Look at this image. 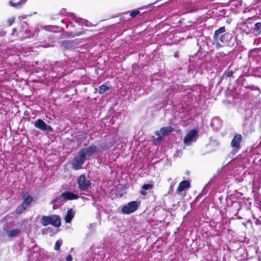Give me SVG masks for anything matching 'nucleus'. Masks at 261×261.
I'll return each mask as SVG.
<instances>
[{
    "mask_svg": "<svg viewBox=\"0 0 261 261\" xmlns=\"http://www.w3.org/2000/svg\"><path fill=\"white\" fill-rule=\"evenodd\" d=\"M40 222L44 226L50 224L55 227H59L61 224L60 216L56 215L43 216L41 218Z\"/></svg>",
    "mask_w": 261,
    "mask_h": 261,
    "instance_id": "obj_1",
    "label": "nucleus"
},
{
    "mask_svg": "<svg viewBox=\"0 0 261 261\" xmlns=\"http://www.w3.org/2000/svg\"><path fill=\"white\" fill-rule=\"evenodd\" d=\"M86 158L80 151L74 157L72 162V168L75 170L80 169L82 168Z\"/></svg>",
    "mask_w": 261,
    "mask_h": 261,
    "instance_id": "obj_2",
    "label": "nucleus"
},
{
    "mask_svg": "<svg viewBox=\"0 0 261 261\" xmlns=\"http://www.w3.org/2000/svg\"><path fill=\"white\" fill-rule=\"evenodd\" d=\"M79 188L81 191H86L90 188L91 182L84 174L81 175L77 179Z\"/></svg>",
    "mask_w": 261,
    "mask_h": 261,
    "instance_id": "obj_3",
    "label": "nucleus"
},
{
    "mask_svg": "<svg viewBox=\"0 0 261 261\" xmlns=\"http://www.w3.org/2000/svg\"><path fill=\"white\" fill-rule=\"evenodd\" d=\"M197 136V131L195 129L191 130L186 134L184 139V143L186 146L190 145L193 142H195Z\"/></svg>",
    "mask_w": 261,
    "mask_h": 261,
    "instance_id": "obj_4",
    "label": "nucleus"
},
{
    "mask_svg": "<svg viewBox=\"0 0 261 261\" xmlns=\"http://www.w3.org/2000/svg\"><path fill=\"white\" fill-rule=\"evenodd\" d=\"M137 202L135 201H131L122 206L121 212L123 214H129L134 212L137 209Z\"/></svg>",
    "mask_w": 261,
    "mask_h": 261,
    "instance_id": "obj_5",
    "label": "nucleus"
},
{
    "mask_svg": "<svg viewBox=\"0 0 261 261\" xmlns=\"http://www.w3.org/2000/svg\"><path fill=\"white\" fill-rule=\"evenodd\" d=\"M35 127L39 128L43 131H47L48 132H53V129L50 126L47 125L43 120L39 119L36 120L34 122Z\"/></svg>",
    "mask_w": 261,
    "mask_h": 261,
    "instance_id": "obj_6",
    "label": "nucleus"
},
{
    "mask_svg": "<svg viewBox=\"0 0 261 261\" xmlns=\"http://www.w3.org/2000/svg\"><path fill=\"white\" fill-rule=\"evenodd\" d=\"M97 150V147L94 145H91L88 146V147H85L81 149L80 151L86 158L87 156H91L93 153L96 152Z\"/></svg>",
    "mask_w": 261,
    "mask_h": 261,
    "instance_id": "obj_7",
    "label": "nucleus"
},
{
    "mask_svg": "<svg viewBox=\"0 0 261 261\" xmlns=\"http://www.w3.org/2000/svg\"><path fill=\"white\" fill-rule=\"evenodd\" d=\"M242 140V136L240 134H236L231 140L230 145L237 151L240 148V143Z\"/></svg>",
    "mask_w": 261,
    "mask_h": 261,
    "instance_id": "obj_8",
    "label": "nucleus"
},
{
    "mask_svg": "<svg viewBox=\"0 0 261 261\" xmlns=\"http://www.w3.org/2000/svg\"><path fill=\"white\" fill-rule=\"evenodd\" d=\"M173 128L171 126H167L166 127H163L160 129V130L156 131L155 133V135L159 137L163 136H167L170 133L173 131Z\"/></svg>",
    "mask_w": 261,
    "mask_h": 261,
    "instance_id": "obj_9",
    "label": "nucleus"
},
{
    "mask_svg": "<svg viewBox=\"0 0 261 261\" xmlns=\"http://www.w3.org/2000/svg\"><path fill=\"white\" fill-rule=\"evenodd\" d=\"M232 38V34L230 33L227 32L221 35L219 38V40L221 43L228 45L230 43Z\"/></svg>",
    "mask_w": 261,
    "mask_h": 261,
    "instance_id": "obj_10",
    "label": "nucleus"
},
{
    "mask_svg": "<svg viewBox=\"0 0 261 261\" xmlns=\"http://www.w3.org/2000/svg\"><path fill=\"white\" fill-rule=\"evenodd\" d=\"M65 199L62 196V194L59 196L57 197L55 199L51 201V204L53 205L54 209L57 207L62 206L64 202L65 201Z\"/></svg>",
    "mask_w": 261,
    "mask_h": 261,
    "instance_id": "obj_11",
    "label": "nucleus"
},
{
    "mask_svg": "<svg viewBox=\"0 0 261 261\" xmlns=\"http://www.w3.org/2000/svg\"><path fill=\"white\" fill-rule=\"evenodd\" d=\"M190 187V183L188 180H183L179 183L177 189L176 193H180L181 192L188 189Z\"/></svg>",
    "mask_w": 261,
    "mask_h": 261,
    "instance_id": "obj_12",
    "label": "nucleus"
},
{
    "mask_svg": "<svg viewBox=\"0 0 261 261\" xmlns=\"http://www.w3.org/2000/svg\"><path fill=\"white\" fill-rule=\"evenodd\" d=\"M62 196L64 198L65 200H71L77 199L79 196L70 191H66L62 193Z\"/></svg>",
    "mask_w": 261,
    "mask_h": 261,
    "instance_id": "obj_13",
    "label": "nucleus"
},
{
    "mask_svg": "<svg viewBox=\"0 0 261 261\" xmlns=\"http://www.w3.org/2000/svg\"><path fill=\"white\" fill-rule=\"evenodd\" d=\"M23 202L21 204L26 208L31 206L32 202L33 201V198L30 196L28 194H24L23 195Z\"/></svg>",
    "mask_w": 261,
    "mask_h": 261,
    "instance_id": "obj_14",
    "label": "nucleus"
},
{
    "mask_svg": "<svg viewBox=\"0 0 261 261\" xmlns=\"http://www.w3.org/2000/svg\"><path fill=\"white\" fill-rule=\"evenodd\" d=\"M21 230L18 228H15L10 230H8L6 232L7 235L9 238H15L17 237L20 233Z\"/></svg>",
    "mask_w": 261,
    "mask_h": 261,
    "instance_id": "obj_15",
    "label": "nucleus"
},
{
    "mask_svg": "<svg viewBox=\"0 0 261 261\" xmlns=\"http://www.w3.org/2000/svg\"><path fill=\"white\" fill-rule=\"evenodd\" d=\"M75 215V212L73 210V209L71 208L68 210L65 216V221L66 223H70L72 218L74 217Z\"/></svg>",
    "mask_w": 261,
    "mask_h": 261,
    "instance_id": "obj_16",
    "label": "nucleus"
},
{
    "mask_svg": "<svg viewBox=\"0 0 261 261\" xmlns=\"http://www.w3.org/2000/svg\"><path fill=\"white\" fill-rule=\"evenodd\" d=\"M225 32V27H220L219 29L215 31L214 35V39L215 41H217L219 40V35Z\"/></svg>",
    "mask_w": 261,
    "mask_h": 261,
    "instance_id": "obj_17",
    "label": "nucleus"
},
{
    "mask_svg": "<svg viewBox=\"0 0 261 261\" xmlns=\"http://www.w3.org/2000/svg\"><path fill=\"white\" fill-rule=\"evenodd\" d=\"M22 31L18 33V37L26 38L33 36L35 34L31 32L30 30H25L24 34L22 33Z\"/></svg>",
    "mask_w": 261,
    "mask_h": 261,
    "instance_id": "obj_18",
    "label": "nucleus"
},
{
    "mask_svg": "<svg viewBox=\"0 0 261 261\" xmlns=\"http://www.w3.org/2000/svg\"><path fill=\"white\" fill-rule=\"evenodd\" d=\"M110 89H111V87H110L108 86H107V85H106L105 84H103V85H101L99 87V89L98 92L100 94H103L105 92H106V91H109Z\"/></svg>",
    "mask_w": 261,
    "mask_h": 261,
    "instance_id": "obj_19",
    "label": "nucleus"
},
{
    "mask_svg": "<svg viewBox=\"0 0 261 261\" xmlns=\"http://www.w3.org/2000/svg\"><path fill=\"white\" fill-rule=\"evenodd\" d=\"M27 0H20L19 2L17 3H13L12 2H10L11 5L13 7L16 8H19L22 5L24 4Z\"/></svg>",
    "mask_w": 261,
    "mask_h": 261,
    "instance_id": "obj_20",
    "label": "nucleus"
},
{
    "mask_svg": "<svg viewBox=\"0 0 261 261\" xmlns=\"http://www.w3.org/2000/svg\"><path fill=\"white\" fill-rule=\"evenodd\" d=\"M254 31L257 33V34H259L261 33V22H256L254 24Z\"/></svg>",
    "mask_w": 261,
    "mask_h": 261,
    "instance_id": "obj_21",
    "label": "nucleus"
},
{
    "mask_svg": "<svg viewBox=\"0 0 261 261\" xmlns=\"http://www.w3.org/2000/svg\"><path fill=\"white\" fill-rule=\"evenodd\" d=\"M27 209L24 206H22V204H21L20 205H19L17 208L16 209V213L18 214H21L24 210Z\"/></svg>",
    "mask_w": 261,
    "mask_h": 261,
    "instance_id": "obj_22",
    "label": "nucleus"
},
{
    "mask_svg": "<svg viewBox=\"0 0 261 261\" xmlns=\"http://www.w3.org/2000/svg\"><path fill=\"white\" fill-rule=\"evenodd\" d=\"M83 34L82 32H71L68 34V36L71 38H74L76 36H79Z\"/></svg>",
    "mask_w": 261,
    "mask_h": 261,
    "instance_id": "obj_23",
    "label": "nucleus"
},
{
    "mask_svg": "<svg viewBox=\"0 0 261 261\" xmlns=\"http://www.w3.org/2000/svg\"><path fill=\"white\" fill-rule=\"evenodd\" d=\"M69 16H70L71 18L73 19L74 21H75L76 23H81L80 21L82 20V19L76 17L74 14L70 13Z\"/></svg>",
    "mask_w": 261,
    "mask_h": 261,
    "instance_id": "obj_24",
    "label": "nucleus"
},
{
    "mask_svg": "<svg viewBox=\"0 0 261 261\" xmlns=\"http://www.w3.org/2000/svg\"><path fill=\"white\" fill-rule=\"evenodd\" d=\"M62 241L61 240H58L56 241L55 246V250H59L60 249V247L62 244Z\"/></svg>",
    "mask_w": 261,
    "mask_h": 261,
    "instance_id": "obj_25",
    "label": "nucleus"
},
{
    "mask_svg": "<svg viewBox=\"0 0 261 261\" xmlns=\"http://www.w3.org/2000/svg\"><path fill=\"white\" fill-rule=\"evenodd\" d=\"M152 188H153V185L152 184H144L142 187V189L144 190H147L148 189H151Z\"/></svg>",
    "mask_w": 261,
    "mask_h": 261,
    "instance_id": "obj_26",
    "label": "nucleus"
},
{
    "mask_svg": "<svg viewBox=\"0 0 261 261\" xmlns=\"http://www.w3.org/2000/svg\"><path fill=\"white\" fill-rule=\"evenodd\" d=\"M140 13V11L139 10H135V11H133L132 12H130V16L132 17H135L136 15L139 14Z\"/></svg>",
    "mask_w": 261,
    "mask_h": 261,
    "instance_id": "obj_27",
    "label": "nucleus"
},
{
    "mask_svg": "<svg viewBox=\"0 0 261 261\" xmlns=\"http://www.w3.org/2000/svg\"><path fill=\"white\" fill-rule=\"evenodd\" d=\"M230 2L231 3L236 2V3L235 4V5L236 6H240L242 5V1L241 0H231Z\"/></svg>",
    "mask_w": 261,
    "mask_h": 261,
    "instance_id": "obj_28",
    "label": "nucleus"
},
{
    "mask_svg": "<svg viewBox=\"0 0 261 261\" xmlns=\"http://www.w3.org/2000/svg\"><path fill=\"white\" fill-rule=\"evenodd\" d=\"M14 20H15V18H9L8 20V23L9 25L11 26L13 23V22H14Z\"/></svg>",
    "mask_w": 261,
    "mask_h": 261,
    "instance_id": "obj_29",
    "label": "nucleus"
},
{
    "mask_svg": "<svg viewBox=\"0 0 261 261\" xmlns=\"http://www.w3.org/2000/svg\"><path fill=\"white\" fill-rule=\"evenodd\" d=\"M233 74V72L232 70L228 71L225 73V74L227 77L231 76Z\"/></svg>",
    "mask_w": 261,
    "mask_h": 261,
    "instance_id": "obj_30",
    "label": "nucleus"
},
{
    "mask_svg": "<svg viewBox=\"0 0 261 261\" xmlns=\"http://www.w3.org/2000/svg\"><path fill=\"white\" fill-rule=\"evenodd\" d=\"M6 32L5 31H0V37H4L6 35Z\"/></svg>",
    "mask_w": 261,
    "mask_h": 261,
    "instance_id": "obj_31",
    "label": "nucleus"
},
{
    "mask_svg": "<svg viewBox=\"0 0 261 261\" xmlns=\"http://www.w3.org/2000/svg\"><path fill=\"white\" fill-rule=\"evenodd\" d=\"M72 256L70 254H69L66 257V261H72Z\"/></svg>",
    "mask_w": 261,
    "mask_h": 261,
    "instance_id": "obj_32",
    "label": "nucleus"
},
{
    "mask_svg": "<svg viewBox=\"0 0 261 261\" xmlns=\"http://www.w3.org/2000/svg\"><path fill=\"white\" fill-rule=\"evenodd\" d=\"M140 193L141 195L143 196H145L147 194L145 190L142 189V190L140 191Z\"/></svg>",
    "mask_w": 261,
    "mask_h": 261,
    "instance_id": "obj_33",
    "label": "nucleus"
},
{
    "mask_svg": "<svg viewBox=\"0 0 261 261\" xmlns=\"http://www.w3.org/2000/svg\"><path fill=\"white\" fill-rule=\"evenodd\" d=\"M219 40H218L217 41H216V46L217 47H220L222 46V45L218 42Z\"/></svg>",
    "mask_w": 261,
    "mask_h": 261,
    "instance_id": "obj_34",
    "label": "nucleus"
},
{
    "mask_svg": "<svg viewBox=\"0 0 261 261\" xmlns=\"http://www.w3.org/2000/svg\"><path fill=\"white\" fill-rule=\"evenodd\" d=\"M69 44V41H64L63 43V44L65 46H66L68 44Z\"/></svg>",
    "mask_w": 261,
    "mask_h": 261,
    "instance_id": "obj_35",
    "label": "nucleus"
},
{
    "mask_svg": "<svg viewBox=\"0 0 261 261\" xmlns=\"http://www.w3.org/2000/svg\"><path fill=\"white\" fill-rule=\"evenodd\" d=\"M16 32V29H15V28L13 29L12 32V35H13Z\"/></svg>",
    "mask_w": 261,
    "mask_h": 261,
    "instance_id": "obj_36",
    "label": "nucleus"
},
{
    "mask_svg": "<svg viewBox=\"0 0 261 261\" xmlns=\"http://www.w3.org/2000/svg\"><path fill=\"white\" fill-rule=\"evenodd\" d=\"M174 185V184H171V187H172V186H173Z\"/></svg>",
    "mask_w": 261,
    "mask_h": 261,
    "instance_id": "obj_37",
    "label": "nucleus"
},
{
    "mask_svg": "<svg viewBox=\"0 0 261 261\" xmlns=\"http://www.w3.org/2000/svg\"><path fill=\"white\" fill-rule=\"evenodd\" d=\"M128 13V11H127V12H125V14Z\"/></svg>",
    "mask_w": 261,
    "mask_h": 261,
    "instance_id": "obj_38",
    "label": "nucleus"
}]
</instances>
